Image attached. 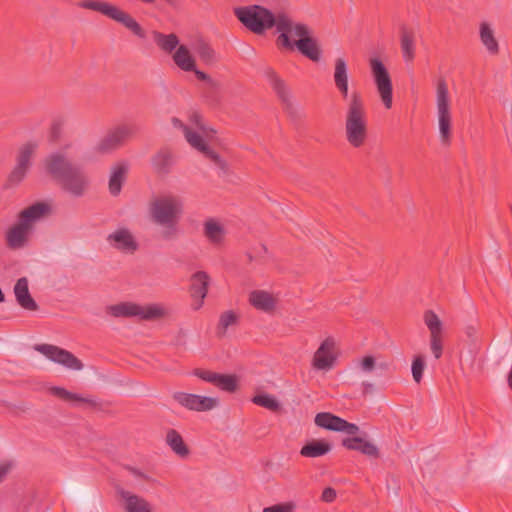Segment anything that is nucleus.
Wrapping results in <instances>:
<instances>
[{
  "label": "nucleus",
  "mask_w": 512,
  "mask_h": 512,
  "mask_svg": "<svg viewBox=\"0 0 512 512\" xmlns=\"http://www.w3.org/2000/svg\"><path fill=\"white\" fill-rule=\"evenodd\" d=\"M314 422L316 426L320 428L335 432H343L348 435H357L360 431L356 424L350 423L330 412L317 413L314 418Z\"/></svg>",
  "instance_id": "18"
},
{
  "label": "nucleus",
  "mask_w": 512,
  "mask_h": 512,
  "mask_svg": "<svg viewBox=\"0 0 512 512\" xmlns=\"http://www.w3.org/2000/svg\"><path fill=\"white\" fill-rule=\"evenodd\" d=\"M233 12L249 31L257 35H262L275 27L278 19V12L260 5L236 7Z\"/></svg>",
  "instance_id": "5"
},
{
  "label": "nucleus",
  "mask_w": 512,
  "mask_h": 512,
  "mask_svg": "<svg viewBox=\"0 0 512 512\" xmlns=\"http://www.w3.org/2000/svg\"><path fill=\"white\" fill-rule=\"evenodd\" d=\"M479 36L481 43L490 55H497L499 53L498 41L495 37L493 29L488 23L482 22L480 24Z\"/></svg>",
  "instance_id": "32"
},
{
  "label": "nucleus",
  "mask_w": 512,
  "mask_h": 512,
  "mask_svg": "<svg viewBox=\"0 0 512 512\" xmlns=\"http://www.w3.org/2000/svg\"><path fill=\"white\" fill-rule=\"evenodd\" d=\"M43 166L45 172L57 183L70 172L76 164L61 150L50 153L44 159Z\"/></svg>",
  "instance_id": "15"
},
{
  "label": "nucleus",
  "mask_w": 512,
  "mask_h": 512,
  "mask_svg": "<svg viewBox=\"0 0 512 512\" xmlns=\"http://www.w3.org/2000/svg\"><path fill=\"white\" fill-rule=\"evenodd\" d=\"M195 52L200 60L206 65H214L218 61L217 53L210 43L203 39H199L194 44Z\"/></svg>",
  "instance_id": "36"
},
{
  "label": "nucleus",
  "mask_w": 512,
  "mask_h": 512,
  "mask_svg": "<svg viewBox=\"0 0 512 512\" xmlns=\"http://www.w3.org/2000/svg\"><path fill=\"white\" fill-rule=\"evenodd\" d=\"M362 388H363V394L366 395L367 393H369L373 390L374 386L370 382H363Z\"/></svg>",
  "instance_id": "52"
},
{
  "label": "nucleus",
  "mask_w": 512,
  "mask_h": 512,
  "mask_svg": "<svg viewBox=\"0 0 512 512\" xmlns=\"http://www.w3.org/2000/svg\"><path fill=\"white\" fill-rule=\"evenodd\" d=\"M266 77L280 101L287 109H290L292 107L291 92L284 80L272 69L266 71Z\"/></svg>",
  "instance_id": "25"
},
{
  "label": "nucleus",
  "mask_w": 512,
  "mask_h": 512,
  "mask_svg": "<svg viewBox=\"0 0 512 512\" xmlns=\"http://www.w3.org/2000/svg\"><path fill=\"white\" fill-rule=\"evenodd\" d=\"M400 47L404 61L411 63L416 55V34L412 29H400Z\"/></svg>",
  "instance_id": "27"
},
{
  "label": "nucleus",
  "mask_w": 512,
  "mask_h": 512,
  "mask_svg": "<svg viewBox=\"0 0 512 512\" xmlns=\"http://www.w3.org/2000/svg\"><path fill=\"white\" fill-rule=\"evenodd\" d=\"M79 7L99 12L106 17L114 20L128 29L134 36L139 39L146 38L145 29L139 22L128 12L109 2L99 0H84L79 3Z\"/></svg>",
  "instance_id": "6"
},
{
  "label": "nucleus",
  "mask_w": 512,
  "mask_h": 512,
  "mask_svg": "<svg viewBox=\"0 0 512 512\" xmlns=\"http://www.w3.org/2000/svg\"><path fill=\"white\" fill-rule=\"evenodd\" d=\"M425 368V359L422 355L414 357L412 362V376L416 383H420L423 377V371Z\"/></svg>",
  "instance_id": "43"
},
{
  "label": "nucleus",
  "mask_w": 512,
  "mask_h": 512,
  "mask_svg": "<svg viewBox=\"0 0 512 512\" xmlns=\"http://www.w3.org/2000/svg\"><path fill=\"white\" fill-rule=\"evenodd\" d=\"M252 402L258 406L264 407L272 412L280 409V404L277 399L269 394H259L252 398Z\"/></svg>",
  "instance_id": "41"
},
{
  "label": "nucleus",
  "mask_w": 512,
  "mask_h": 512,
  "mask_svg": "<svg viewBox=\"0 0 512 512\" xmlns=\"http://www.w3.org/2000/svg\"><path fill=\"white\" fill-rule=\"evenodd\" d=\"M333 81L336 89L344 99L348 98L349 73L344 58H337L334 62Z\"/></svg>",
  "instance_id": "24"
},
{
  "label": "nucleus",
  "mask_w": 512,
  "mask_h": 512,
  "mask_svg": "<svg viewBox=\"0 0 512 512\" xmlns=\"http://www.w3.org/2000/svg\"><path fill=\"white\" fill-rule=\"evenodd\" d=\"M238 315L232 311L228 310L223 312L219 317L218 330L221 334H225L226 330L237 323Z\"/></svg>",
  "instance_id": "42"
},
{
  "label": "nucleus",
  "mask_w": 512,
  "mask_h": 512,
  "mask_svg": "<svg viewBox=\"0 0 512 512\" xmlns=\"http://www.w3.org/2000/svg\"><path fill=\"white\" fill-rule=\"evenodd\" d=\"M107 242L114 249L126 254H133L139 247L135 237L127 228H119L109 234Z\"/></svg>",
  "instance_id": "21"
},
{
  "label": "nucleus",
  "mask_w": 512,
  "mask_h": 512,
  "mask_svg": "<svg viewBox=\"0 0 512 512\" xmlns=\"http://www.w3.org/2000/svg\"><path fill=\"white\" fill-rule=\"evenodd\" d=\"M149 215L153 223L162 227L163 240H173L179 234L178 223L183 214V203L174 195H161L149 203Z\"/></svg>",
  "instance_id": "2"
},
{
  "label": "nucleus",
  "mask_w": 512,
  "mask_h": 512,
  "mask_svg": "<svg viewBox=\"0 0 512 512\" xmlns=\"http://www.w3.org/2000/svg\"><path fill=\"white\" fill-rule=\"evenodd\" d=\"M249 303L257 310L272 313L277 304V298L265 290H253L249 293Z\"/></svg>",
  "instance_id": "23"
},
{
  "label": "nucleus",
  "mask_w": 512,
  "mask_h": 512,
  "mask_svg": "<svg viewBox=\"0 0 512 512\" xmlns=\"http://www.w3.org/2000/svg\"><path fill=\"white\" fill-rule=\"evenodd\" d=\"M369 66L381 101L386 109H390L393 103V87L389 72L377 57L369 59Z\"/></svg>",
  "instance_id": "10"
},
{
  "label": "nucleus",
  "mask_w": 512,
  "mask_h": 512,
  "mask_svg": "<svg viewBox=\"0 0 512 512\" xmlns=\"http://www.w3.org/2000/svg\"><path fill=\"white\" fill-rule=\"evenodd\" d=\"M361 444H362V443H360V442H359V443H358V442H357V443H354V445H355V446H361Z\"/></svg>",
  "instance_id": "54"
},
{
  "label": "nucleus",
  "mask_w": 512,
  "mask_h": 512,
  "mask_svg": "<svg viewBox=\"0 0 512 512\" xmlns=\"http://www.w3.org/2000/svg\"><path fill=\"white\" fill-rule=\"evenodd\" d=\"M49 210L45 203H35L22 210L18 215V222L6 231V244L10 249H20L28 242L34 224Z\"/></svg>",
  "instance_id": "4"
},
{
  "label": "nucleus",
  "mask_w": 512,
  "mask_h": 512,
  "mask_svg": "<svg viewBox=\"0 0 512 512\" xmlns=\"http://www.w3.org/2000/svg\"><path fill=\"white\" fill-rule=\"evenodd\" d=\"M14 294L17 300V303L24 308L25 310L35 311L38 308L37 303L32 298L28 288V280L25 277H22L17 280L14 286Z\"/></svg>",
  "instance_id": "28"
},
{
  "label": "nucleus",
  "mask_w": 512,
  "mask_h": 512,
  "mask_svg": "<svg viewBox=\"0 0 512 512\" xmlns=\"http://www.w3.org/2000/svg\"><path fill=\"white\" fill-rule=\"evenodd\" d=\"M10 464L8 463H1L0 464V481L6 476L8 471L10 470Z\"/></svg>",
  "instance_id": "51"
},
{
  "label": "nucleus",
  "mask_w": 512,
  "mask_h": 512,
  "mask_svg": "<svg viewBox=\"0 0 512 512\" xmlns=\"http://www.w3.org/2000/svg\"><path fill=\"white\" fill-rule=\"evenodd\" d=\"M331 449L332 446L329 442L324 440H313L301 448L300 454L303 457L317 458L326 455L331 451Z\"/></svg>",
  "instance_id": "33"
},
{
  "label": "nucleus",
  "mask_w": 512,
  "mask_h": 512,
  "mask_svg": "<svg viewBox=\"0 0 512 512\" xmlns=\"http://www.w3.org/2000/svg\"><path fill=\"white\" fill-rule=\"evenodd\" d=\"M152 38L157 47L165 54L172 55L180 44L179 37L175 33L164 34L159 31H152Z\"/></svg>",
  "instance_id": "31"
},
{
  "label": "nucleus",
  "mask_w": 512,
  "mask_h": 512,
  "mask_svg": "<svg viewBox=\"0 0 512 512\" xmlns=\"http://www.w3.org/2000/svg\"><path fill=\"white\" fill-rule=\"evenodd\" d=\"M166 443L180 457H186L189 449L183 441L182 436L174 429H170L166 434Z\"/></svg>",
  "instance_id": "38"
},
{
  "label": "nucleus",
  "mask_w": 512,
  "mask_h": 512,
  "mask_svg": "<svg viewBox=\"0 0 512 512\" xmlns=\"http://www.w3.org/2000/svg\"><path fill=\"white\" fill-rule=\"evenodd\" d=\"M336 497V490L332 487H327L322 492L321 500L326 503H331L336 499Z\"/></svg>",
  "instance_id": "48"
},
{
  "label": "nucleus",
  "mask_w": 512,
  "mask_h": 512,
  "mask_svg": "<svg viewBox=\"0 0 512 512\" xmlns=\"http://www.w3.org/2000/svg\"><path fill=\"white\" fill-rule=\"evenodd\" d=\"M345 138L348 144L355 149L363 147L368 139L366 110L358 92H353L348 99L345 115Z\"/></svg>",
  "instance_id": "3"
},
{
  "label": "nucleus",
  "mask_w": 512,
  "mask_h": 512,
  "mask_svg": "<svg viewBox=\"0 0 512 512\" xmlns=\"http://www.w3.org/2000/svg\"><path fill=\"white\" fill-rule=\"evenodd\" d=\"M35 350L46 356L49 360L61 364L64 367L79 371L83 368V363L71 352L51 344H40L35 346Z\"/></svg>",
  "instance_id": "14"
},
{
  "label": "nucleus",
  "mask_w": 512,
  "mask_h": 512,
  "mask_svg": "<svg viewBox=\"0 0 512 512\" xmlns=\"http://www.w3.org/2000/svg\"><path fill=\"white\" fill-rule=\"evenodd\" d=\"M190 72H193L198 80L207 81L210 85H214V81L207 73L197 69V62L195 63V70Z\"/></svg>",
  "instance_id": "49"
},
{
  "label": "nucleus",
  "mask_w": 512,
  "mask_h": 512,
  "mask_svg": "<svg viewBox=\"0 0 512 512\" xmlns=\"http://www.w3.org/2000/svg\"><path fill=\"white\" fill-rule=\"evenodd\" d=\"M108 313L114 317H138L141 320H152L165 316L166 310L158 304L142 306L136 303L123 302L109 306Z\"/></svg>",
  "instance_id": "9"
},
{
  "label": "nucleus",
  "mask_w": 512,
  "mask_h": 512,
  "mask_svg": "<svg viewBox=\"0 0 512 512\" xmlns=\"http://www.w3.org/2000/svg\"><path fill=\"white\" fill-rule=\"evenodd\" d=\"M275 28L278 33L277 46L287 50H293L296 40L306 36L310 31L306 24L294 21L286 11H278Z\"/></svg>",
  "instance_id": "8"
},
{
  "label": "nucleus",
  "mask_w": 512,
  "mask_h": 512,
  "mask_svg": "<svg viewBox=\"0 0 512 512\" xmlns=\"http://www.w3.org/2000/svg\"><path fill=\"white\" fill-rule=\"evenodd\" d=\"M38 148V144L35 142H28L24 144L18 153L17 164L24 166L29 169L30 160Z\"/></svg>",
  "instance_id": "40"
},
{
  "label": "nucleus",
  "mask_w": 512,
  "mask_h": 512,
  "mask_svg": "<svg viewBox=\"0 0 512 512\" xmlns=\"http://www.w3.org/2000/svg\"><path fill=\"white\" fill-rule=\"evenodd\" d=\"M359 369L364 373H372L376 367V360L372 355H366L358 362Z\"/></svg>",
  "instance_id": "44"
},
{
  "label": "nucleus",
  "mask_w": 512,
  "mask_h": 512,
  "mask_svg": "<svg viewBox=\"0 0 512 512\" xmlns=\"http://www.w3.org/2000/svg\"><path fill=\"white\" fill-rule=\"evenodd\" d=\"M171 123L175 129L183 132L186 141L195 150L199 151L219 168L224 174L229 173V165L217 152L211 149L206 140H213L216 131L205 125L200 113L194 111L189 115V123L184 124L180 119L174 117Z\"/></svg>",
  "instance_id": "1"
},
{
  "label": "nucleus",
  "mask_w": 512,
  "mask_h": 512,
  "mask_svg": "<svg viewBox=\"0 0 512 512\" xmlns=\"http://www.w3.org/2000/svg\"><path fill=\"white\" fill-rule=\"evenodd\" d=\"M190 282L191 307L196 311L204 304V299L208 293L210 277L206 272L198 271L191 276Z\"/></svg>",
  "instance_id": "20"
},
{
  "label": "nucleus",
  "mask_w": 512,
  "mask_h": 512,
  "mask_svg": "<svg viewBox=\"0 0 512 512\" xmlns=\"http://www.w3.org/2000/svg\"><path fill=\"white\" fill-rule=\"evenodd\" d=\"M436 108L441 144L450 146L452 137V113L447 84L440 79L436 87Z\"/></svg>",
  "instance_id": "7"
},
{
  "label": "nucleus",
  "mask_w": 512,
  "mask_h": 512,
  "mask_svg": "<svg viewBox=\"0 0 512 512\" xmlns=\"http://www.w3.org/2000/svg\"><path fill=\"white\" fill-rule=\"evenodd\" d=\"M61 128H62V125L59 121H55L52 123V125L50 127V132H49V140L51 142H56L59 139L60 134H61Z\"/></svg>",
  "instance_id": "47"
},
{
  "label": "nucleus",
  "mask_w": 512,
  "mask_h": 512,
  "mask_svg": "<svg viewBox=\"0 0 512 512\" xmlns=\"http://www.w3.org/2000/svg\"><path fill=\"white\" fill-rule=\"evenodd\" d=\"M60 188L74 197L83 196L89 188L90 179L84 169L79 165L68 172L57 182Z\"/></svg>",
  "instance_id": "13"
},
{
  "label": "nucleus",
  "mask_w": 512,
  "mask_h": 512,
  "mask_svg": "<svg viewBox=\"0 0 512 512\" xmlns=\"http://www.w3.org/2000/svg\"><path fill=\"white\" fill-rule=\"evenodd\" d=\"M152 165L157 173H168L173 165L172 152L167 148L159 150L152 158Z\"/></svg>",
  "instance_id": "34"
},
{
  "label": "nucleus",
  "mask_w": 512,
  "mask_h": 512,
  "mask_svg": "<svg viewBox=\"0 0 512 512\" xmlns=\"http://www.w3.org/2000/svg\"><path fill=\"white\" fill-rule=\"evenodd\" d=\"M339 351L334 337H326L314 352L311 366L316 371L328 372L332 370L338 360Z\"/></svg>",
  "instance_id": "11"
},
{
  "label": "nucleus",
  "mask_w": 512,
  "mask_h": 512,
  "mask_svg": "<svg viewBox=\"0 0 512 512\" xmlns=\"http://www.w3.org/2000/svg\"><path fill=\"white\" fill-rule=\"evenodd\" d=\"M27 171H28V168L21 166L19 164H16V166L14 167V169L12 170V172L9 175V182L12 184H18L19 182H21L23 180Z\"/></svg>",
  "instance_id": "45"
},
{
  "label": "nucleus",
  "mask_w": 512,
  "mask_h": 512,
  "mask_svg": "<svg viewBox=\"0 0 512 512\" xmlns=\"http://www.w3.org/2000/svg\"><path fill=\"white\" fill-rule=\"evenodd\" d=\"M127 170L128 167L125 164H117L112 168L109 179V191L112 195L116 196L120 193Z\"/></svg>",
  "instance_id": "35"
},
{
  "label": "nucleus",
  "mask_w": 512,
  "mask_h": 512,
  "mask_svg": "<svg viewBox=\"0 0 512 512\" xmlns=\"http://www.w3.org/2000/svg\"><path fill=\"white\" fill-rule=\"evenodd\" d=\"M50 393L55 396V397H58L59 399L65 401V402H69V403H75V402H78V403H87V404H90V405H93L95 406L96 405V401L91 399V398H88V397H83L79 394H76V393H72L68 390H66L65 388H62V387H57V386H54V387H51L50 388Z\"/></svg>",
  "instance_id": "37"
},
{
  "label": "nucleus",
  "mask_w": 512,
  "mask_h": 512,
  "mask_svg": "<svg viewBox=\"0 0 512 512\" xmlns=\"http://www.w3.org/2000/svg\"><path fill=\"white\" fill-rule=\"evenodd\" d=\"M423 321L429 330L430 349L436 359L443 353V323L433 310H426Z\"/></svg>",
  "instance_id": "16"
},
{
  "label": "nucleus",
  "mask_w": 512,
  "mask_h": 512,
  "mask_svg": "<svg viewBox=\"0 0 512 512\" xmlns=\"http://www.w3.org/2000/svg\"><path fill=\"white\" fill-rule=\"evenodd\" d=\"M137 133V127L132 124H121L107 132L98 142L96 151L102 154L110 153L123 146Z\"/></svg>",
  "instance_id": "12"
},
{
  "label": "nucleus",
  "mask_w": 512,
  "mask_h": 512,
  "mask_svg": "<svg viewBox=\"0 0 512 512\" xmlns=\"http://www.w3.org/2000/svg\"><path fill=\"white\" fill-rule=\"evenodd\" d=\"M193 375L228 393H233L238 388V378L236 375L221 374L204 369H195Z\"/></svg>",
  "instance_id": "19"
},
{
  "label": "nucleus",
  "mask_w": 512,
  "mask_h": 512,
  "mask_svg": "<svg viewBox=\"0 0 512 512\" xmlns=\"http://www.w3.org/2000/svg\"><path fill=\"white\" fill-rule=\"evenodd\" d=\"M204 234L210 242L219 244L223 240L224 229L217 221L210 219L204 224Z\"/></svg>",
  "instance_id": "39"
},
{
  "label": "nucleus",
  "mask_w": 512,
  "mask_h": 512,
  "mask_svg": "<svg viewBox=\"0 0 512 512\" xmlns=\"http://www.w3.org/2000/svg\"><path fill=\"white\" fill-rule=\"evenodd\" d=\"M171 57L176 67L181 71L190 72L191 70H195V63L197 61L187 45L182 44L179 46Z\"/></svg>",
  "instance_id": "30"
},
{
  "label": "nucleus",
  "mask_w": 512,
  "mask_h": 512,
  "mask_svg": "<svg viewBox=\"0 0 512 512\" xmlns=\"http://www.w3.org/2000/svg\"><path fill=\"white\" fill-rule=\"evenodd\" d=\"M260 249H261L263 252H265V253L267 252V248H266V246H264V245H261V246H260Z\"/></svg>",
  "instance_id": "53"
},
{
  "label": "nucleus",
  "mask_w": 512,
  "mask_h": 512,
  "mask_svg": "<svg viewBox=\"0 0 512 512\" xmlns=\"http://www.w3.org/2000/svg\"><path fill=\"white\" fill-rule=\"evenodd\" d=\"M296 505L293 502H284L265 507L263 512H294Z\"/></svg>",
  "instance_id": "46"
},
{
  "label": "nucleus",
  "mask_w": 512,
  "mask_h": 512,
  "mask_svg": "<svg viewBox=\"0 0 512 512\" xmlns=\"http://www.w3.org/2000/svg\"><path fill=\"white\" fill-rule=\"evenodd\" d=\"M294 48H297L302 55L314 62H318L321 58L320 47L317 40L312 37L311 30L307 32L306 36L296 40Z\"/></svg>",
  "instance_id": "26"
},
{
  "label": "nucleus",
  "mask_w": 512,
  "mask_h": 512,
  "mask_svg": "<svg viewBox=\"0 0 512 512\" xmlns=\"http://www.w3.org/2000/svg\"><path fill=\"white\" fill-rule=\"evenodd\" d=\"M119 495L124 501L126 512H152L151 504L143 497L126 490H120Z\"/></svg>",
  "instance_id": "29"
},
{
  "label": "nucleus",
  "mask_w": 512,
  "mask_h": 512,
  "mask_svg": "<svg viewBox=\"0 0 512 512\" xmlns=\"http://www.w3.org/2000/svg\"><path fill=\"white\" fill-rule=\"evenodd\" d=\"M173 399L182 407L196 412L211 411L219 405V399L216 397L202 396L185 392L174 393Z\"/></svg>",
  "instance_id": "17"
},
{
  "label": "nucleus",
  "mask_w": 512,
  "mask_h": 512,
  "mask_svg": "<svg viewBox=\"0 0 512 512\" xmlns=\"http://www.w3.org/2000/svg\"><path fill=\"white\" fill-rule=\"evenodd\" d=\"M478 328L477 326L470 324L465 327V334L468 338L474 339L477 336Z\"/></svg>",
  "instance_id": "50"
},
{
  "label": "nucleus",
  "mask_w": 512,
  "mask_h": 512,
  "mask_svg": "<svg viewBox=\"0 0 512 512\" xmlns=\"http://www.w3.org/2000/svg\"><path fill=\"white\" fill-rule=\"evenodd\" d=\"M352 436L342 440L341 444L343 447L348 450L359 451L371 458H378L380 456L379 449L373 442L356 435Z\"/></svg>",
  "instance_id": "22"
}]
</instances>
